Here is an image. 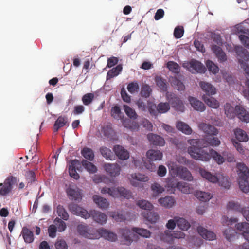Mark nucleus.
I'll list each match as a JSON object with an SVG mask.
<instances>
[{"label":"nucleus","mask_w":249,"mask_h":249,"mask_svg":"<svg viewBox=\"0 0 249 249\" xmlns=\"http://www.w3.org/2000/svg\"><path fill=\"white\" fill-rule=\"evenodd\" d=\"M111 216L117 221L122 222L125 220L126 217L122 212H114L111 213Z\"/></svg>","instance_id":"e2e57ef3"},{"label":"nucleus","mask_w":249,"mask_h":249,"mask_svg":"<svg viewBox=\"0 0 249 249\" xmlns=\"http://www.w3.org/2000/svg\"><path fill=\"white\" fill-rule=\"evenodd\" d=\"M199 85L203 91H204L207 95L210 96L215 94L216 89L211 84L204 81H200L199 82Z\"/></svg>","instance_id":"393cba45"},{"label":"nucleus","mask_w":249,"mask_h":249,"mask_svg":"<svg viewBox=\"0 0 249 249\" xmlns=\"http://www.w3.org/2000/svg\"><path fill=\"white\" fill-rule=\"evenodd\" d=\"M151 188L154 193L155 194L154 195L155 196L164 191V188L156 182L151 185Z\"/></svg>","instance_id":"5fc2aeb1"},{"label":"nucleus","mask_w":249,"mask_h":249,"mask_svg":"<svg viewBox=\"0 0 249 249\" xmlns=\"http://www.w3.org/2000/svg\"><path fill=\"white\" fill-rule=\"evenodd\" d=\"M56 249H68V246L66 241L63 239H57L55 244Z\"/></svg>","instance_id":"774afa93"},{"label":"nucleus","mask_w":249,"mask_h":249,"mask_svg":"<svg viewBox=\"0 0 249 249\" xmlns=\"http://www.w3.org/2000/svg\"><path fill=\"white\" fill-rule=\"evenodd\" d=\"M143 217L151 223H155L159 219V215L154 212L144 211L142 213Z\"/></svg>","instance_id":"c85d7f7f"},{"label":"nucleus","mask_w":249,"mask_h":249,"mask_svg":"<svg viewBox=\"0 0 249 249\" xmlns=\"http://www.w3.org/2000/svg\"><path fill=\"white\" fill-rule=\"evenodd\" d=\"M94 98V95L92 93H88L84 95L82 98L83 104L85 106L90 105Z\"/></svg>","instance_id":"3c124183"},{"label":"nucleus","mask_w":249,"mask_h":249,"mask_svg":"<svg viewBox=\"0 0 249 249\" xmlns=\"http://www.w3.org/2000/svg\"><path fill=\"white\" fill-rule=\"evenodd\" d=\"M178 173L179 177L184 180L191 181L193 179L191 173L185 167L179 168L178 170Z\"/></svg>","instance_id":"cd10ccee"},{"label":"nucleus","mask_w":249,"mask_h":249,"mask_svg":"<svg viewBox=\"0 0 249 249\" xmlns=\"http://www.w3.org/2000/svg\"><path fill=\"white\" fill-rule=\"evenodd\" d=\"M155 81L157 86L161 90L163 91H166L167 86L164 79H162L160 77H157L155 79Z\"/></svg>","instance_id":"4d7b16f0"},{"label":"nucleus","mask_w":249,"mask_h":249,"mask_svg":"<svg viewBox=\"0 0 249 249\" xmlns=\"http://www.w3.org/2000/svg\"><path fill=\"white\" fill-rule=\"evenodd\" d=\"M234 230L230 227H228L223 232L225 238L228 241H231L234 236Z\"/></svg>","instance_id":"052dcab7"},{"label":"nucleus","mask_w":249,"mask_h":249,"mask_svg":"<svg viewBox=\"0 0 249 249\" xmlns=\"http://www.w3.org/2000/svg\"><path fill=\"white\" fill-rule=\"evenodd\" d=\"M158 201L161 206L167 208H171L176 202L174 198L171 196H166L165 197L160 198Z\"/></svg>","instance_id":"bb28decb"},{"label":"nucleus","mask_w":249,"mask_h":249,"mask_svg":"<svg viewBox=\"0 0 249 249\" xmlns=\"http://www.w3.org/2000/svg\"><path fill=\"white\" fill-rule=\"evenodd\" d=\"M206 65L208 70L212 73L215 74L219 71L218 67L212 61L208 60L206 61Z\"/></svg>","instance_id":"603ef678"},{"label":"nucleus","mask_w":249,"mask_h":249,"mask_svg":"<svg viewBox=\"0 0 249 249\" xmlns=\"http://www.w3.org/2000/svg\"><path fill=\"white\" fill-rule=\"evenodd\" d=\"M127 88L128 91L130 93L133 94L138 91L139 89V86L137 82H131L128 85Z\"/></svg>","instance_id":"338daca9"},{"label":"nucleus","mask_w":249,"mask_h":249,"mask_svg":"<svg viewBox=\"0 0 249 249\" xmlns=\"http://www.w3.org/2000/svg\"><path fill=\"white\" fill-rule=\"evenodd\" d=\"M176 223L177 226L183 231H187L190 227V223L183 218L177 217Z\"/></svg>","instance_id":"e433bc0d"},{"label":"nucleus","mask_w":249,"mask_h":249,"mask_svg":"<svg viewBox=\"0 0 249 249\" xmlns=\"http://www.w3.org/2000/svg\"><path fill=\"white\" fill-rule=\"evenodd\" d=\"M132 231L136 233L144 238H149L151 236V232L147 229L134 227L132 228Z\"/></svg>","instance_id":"58836bf2"},{"label":"nucleus","mask_w":249,"mask_h":249,"mask_svg":"<svg viewBox=\"0 0 249 249\" xmlns=\"http://www.w3.org/2000/svg\"><path fill=\"white\" fill-rule=\"evenodd\" d=\"M203 140L192 139L190 140V143L192 144L188 148L187 151L191 157L196 160L203 161H209L211 159V149L209 151L205 149L204 147H199V144L201 143Z\"/></svg>","instance_id":"f257e3e1"},{"label":"nucleus","mask_w":249,"mask_h":249,"mask_svg":"<svg viewBox=\"0 0 249 249\" xmlns=\"http://www.w3.org/2000/svg\"><path fill=\"white\" fill-rule=\"evenodd\" d=\"M162 239L168 243H172L174 240L173 236L172 231H165L164 233L161 236Z\"/></svg>","instance_id":"6e6d98bb"},{"label":"nucleus","mask_w":249,"mask_h":249,"mask_svg":"<svg viewBox=\"0 0 249 249\" xmlns=\"http://www.w3.org/2000/svg\"><path fill=\"white\" fill-rule=\"evenodd\" d=\"M21 235H22L25 243H31L34 241L33 232L28 228L24 227L22 229Z\"/></svg>","instance_id":"a878e982"},{"label":"nucleus","mask_w":249,"mask_h":249,"mask_svg":"<svg viewBox=\"0 0 249 249\" xmlns=\"http://www.w3.org/2000/svg\"><path fill=\"white\" fill-rule=\"evenodd\" d=\"M188 101L195 110L200 112H203L205 110V105L196 98L189 96L188 97Z\"/></svg>","instance_id":"aec40b11"},{"label":"nucleus","mask_w":249,"mask_h":249,"mask_svg":"<svg viewBox=\"0 0 249 249\" xmlns=\"http://www.w3.org/2000/svg\"><path fill=\"white\" fill-rule=\"evenodd\" d=\"M166 98L169 103L176 111L181 112L184 111V104L182 100L177 95L172 92H167L166 93Z\"/></svg>","instance_id":"0eeeda50"},{"label":"nucleus","mask_w":249,"mask_h":249,"mask_svg":"<svg viewBox=\"0 0 249 249\" xmlns=\"http://www.w3.org/2000/svg\"><path fill=\"white\" fill-rule=\"evenodd\" d=\"M67 119L66 117L60 116L55 121L53 125V129L55 132L58 131L59 129L66 125L67 122Z\"/></svg>","instance_id":"4c0bfd02"},{"label":"nucleus","mask_w":249,"mask_h":249,"mask_svg":"<svg viewBox=\"0 0 249 249\" xmlns=\"http://www.w3.org/2000/svg\"><path fill=\"white\" fill-rule=\"evenodd\" d=\"M234 134L236 139L241 142H246L248 141V136L246 132L240 128L234 130Z\"/></svg>","instance_id":"72a5a7b5"},{"label":"nucleus","mask_w":249,"mask_h":249,"mask_svg":"<svg viewBox=\"0 0 249 249\" xmlns=\"http://www.w3.org/2000/svg\"><path fill=\"white\" fill-rule=\"evenodd\" d=\"M227 209L229 210H234L235 211L240 212L242 211V208H241L240 205L234 201H230L227 204Z\"/></svg>","instance_id":"680f3d73"},{"label":"nucleus","mask_w":249,"mask_h":249,"mask_svg":"<svg viewBox=\"0 0 249 249\" xmlns=\"http://www.w3.org/2000/svg\"><path fill=\"white\" fill-rule=\"evenodd\" d=\"M54 222L57 225V230L59 232H62L66 229V224L60 218L56 217Z\"/></svg>","instance_id":"13d9d810"},{"label":"nucleus","mask_w":249,"mask_h":249,"mask_svg":"<svg viewBox=\"0 0 249 249\" xmlns=\"http://www.w3.org/2000/svg\"><path fill=\"white\" fill-rule=\"evenodd\" d=\"M102 194H108L109 196L113 197H118L119 196L127 199L130 198L132 195L130 191L126 190L123 187L115 188L103 187L101 191Z\"/></svg>","instance_id":"20e7f679"},{"label":"nucleus","mask_w":249,"mask_h":249,"mask_svg":"<svg viewBox=\"0 0 249 249\" xmlns=\"http://www.w3.org/2000/svg\"><path fill=\"white\" fill-rule=\"evenodd\" d=\"M211 50L218 58L219 62L222 63L227 60L226 55L220 46L212 45Z\"/></svg>","instance_id":"f3484780"},{"label":"nucleus","mask_w":249,"mask_h":249,"mask_svg":"<svg viewBox=\"0 0 249 249\" xmlns=\"http://www.w3.org/2000/svg\"><path fill=\"white\" fill-rule=\"evenodd\" d=\"M67 193L70 198L73 200H79L81 199V193L78 190L71 188H68L67 190Z\"/></svg>","instance_id":"c756f323"},{"label":"nucleus","mask_w":249,"mask_h":249,"mask_svg":"<svg viewBox=\"0 0 249 249\" xmlns=\"http://www.w3.org/2000/svg\"><path fill=\"white\" fill-rule=\"evenodd\" d=\"M236 167L239 176L238 184L240 190L245 193L249 192V169L244 163H238Z\"/></svg>","instance_id":"f03ea898"},{"label":"nucleus","mask_w":249,"mask_h":249,"mask_svg":"<svg viewBox=\"0 0 249 249\" xmlns=\"http://www.w3.org/2000/svg\"><path fill=\"white\" fill-rule=\"evenodd\" d=\"M123 109L128 117L132 119H136L137 118V114L135 111L126 105H123Z\"/></svg>","instance_id":"a18cd8bd"},{"label":"nucleus","mask_w":249,"mask_h":249,"mask_svg":"<svg viewBox=\"0 0 249 249\" xmlns=\"http://www.w3.org/2000/svg\"><path fill=\"white\" fill-rule=\"evenodd\" d=\"M122 66L118 65L116 67L110 70L107 74V80H110L111 78L118 76L122 71Z\"/></svg>","instance_id":"473e14b6"},{"label":"nucleus","mask_w":249,"mask_h":249,"mask_svg":"<svg viewBox=\"0 0 249 249\" xmlns=\"http://www.w3.org/2000/svg\"><path fill=\"white\" fill-rule=\"evenodd\" d=\"M146 156L152 161L160 160L162 159L163 154L159 150L150 149L147 151Z\"/></svg>","instance_id":"5701e85b"},{"label":"nucleus","mask_w":249,"mask_h":249,"mask_svg":"<svg viewBox=\"0 0 249 249\" xmlns=\"http://www.w3.org/2000/svg\"><path fill=\"white\" fill-rule=\"evenodd\" d=\"M118 233L123 244L129 245L132 241L137 239L134 232L127 227L120 228Z\"/></svg>","instance_id":"39448f33"},{"label":"nucleus","mask_w":249,"mask_h":249,"mask_svg":"<svg viewBox=\"0 0 249 249\" xmlns=\"http://www.w3.org/2000/svg\"><path fill=\"white\" fill-rule=\"evenodd\" d=\"M235 227L237 230L242 232V234L249 233V223L247 222H241L236 224Z\"/></svg>","instance_id":"37998d69"},{"label":"nucleus","mask_w":249,"mask_h":249,"mask_svg":"<svg viewBox=\"0 0 249 249\" xmlns=\"http://www.w3.org/2000/svg\"><path fill=\"white\" fill-rule=\"evenodd\" d=\"M89 213L90 217H92L93 219L98 223L103 224L107 222V217L105 213L95 210L90 211Z\"/></svg>","instance_id":"dca6fc26"},{"label":"nucleus","mask_w":249,"mask_h":249,"mask_svg":"<svg viewBox=\"0 0 249 249\" xmlns=\"http://www.w3.org/2000/svg\"><path fill=\"white\" fill-rule=\"evenodd\" d=\"M81 164L87 171L90 173H95L97 171V167L93 163L87 160H82Z\"/></svg>","instance_id":"79ce46f5"},{"label":"nucleus","mask_w":249,"mask_h":249,"mask_svg":"<svg viewBox=\"0 0 249 249\" xmlns=\"http://www.w3.org/2000/svg\"><path fill=\"white\" fill-rule=\"evenodd\" d=\"M199 128L204 133L209 135H216L218 134L217 129L213 126L205 123L199 124Z\"/></svg>","instance_id":"4be33fe9"},{"label":"nucleus","mask_w":249,"mask_h":249,"mask_svg":"<svg viewBox=\"0 0 249 249\" xmlns=\"http://www.w3.org/2000/svg\"><path fill=\"white\" fill-rule=\"evenodd\" d=\"M149 142L153 145L163 146L165 143V141L162 137L153 133H149L147 136Z\"/></svg>","instance_id":"2eb2a0df"},{"label":"nucleus","mask_w":249,"mask_h":249,"mask_svg":"<svg viewBox=\"0 0 249 249\" xmlns=\"http://www.w3.org/2000/svg\"><path fill=\"white\" fill-rule=\"evenodd\" d=\"M167 67L172 72L175 73H178L180 68L178 64L172 61H170L167 63Z\"/></svg>","instance_id":"09e8293b"},{"label":"nucleus","mask_w":249,"mask_h":249,"mask_svg":"<svg viewBox=\"0 0 249 249\" xmlns=\"http://www.w3.org/2000/svg\"><path fill=\"white\" fill-rule=\"evenodd\" d=\"M224 109L225 114L230 118L234 117L235 114L237 115L235 107L234 108L229 103H226L224 105Z\"/></svg>","instance_id":"a19ab883"},{"label":"nucleus","mask_w":249,"mask_h":249,"mask_svg":"<svg viewBox=\"0 0 249 249\" xmlns=\"http://www.w3.org/2000/svg\"><path fill=\"white\" fill-rule=\"evenodd\" d=\"M172 84L174 88L178 90L182 91L185 89V86L183 83L177 78L173 80Z\"/></svg>","instance_id":"69168bd1"},{"label":"nucleus","mask_w":249,"mask_h":249,"mask_svg":"<svg viewBox=\"0 0 249 249\" xmlns=\"http://www.w3.org/2000/svg\"><path fill=\"white\" fill-rule=\"evenodd\" d=\"M184 30L182 26H177L176 27L174 31V36L177 38H181L184 34Z\"/></svg>","instance_id":"0e129e2a"},{"label":"nucleus","mask_w":249,"mask_h":249,"mask_svg":"<svg viewBox=\"0 0 249 249\" xmlns=\"http://www.w3.org/2000/svg\"><path fill=\"white\" fill-rule=\"evenodd\" d=\"M70 163L69 172L70 176L78 179L79 178V175L76 171V168H77L78 166H80L79 161L77 160H71Z\"/></svg>","instance_id":"6ab92c4d"},{"label":"nucleus","mask_w":249,"mask_h":249,"mask_svg":"<svg viewBox=\"0 0 249 249\" xmlns=\"http://www.w3.org/2000/svg\"><path fill=\"white\" fill-rule=\"evenodd\" d=\"M195 195L198 199L203 202H207L212 197L210 193L200 191H196Z\"/></svg>","instance_id":"f704fd0d"},{"label":"nucleus","mask_w":249,"mask_h":249,"mask_svg":"<svg viewBox=\"0 0 249 249\" xmlns=\"http://www.w3.org/2000/svg\"><path fill=\"white\" fill-rule=\"evenodd\" d=\"M176 127L178 130L187 135L191 134L192 132L191 127L187 124L181 121L177 123Z\"/></svg>","instance_id":"7c9ffc66"},{"label":"nucleus","mask_w":249,"mask_h":249,"mask_svg":"<svg viewBox=\"0 0 249 249\" xmlns=\"http://www.w3.org/2000/svg\"><path fill=\"white\" fill-rule=\"evenodd\" d=\"M113 150L116 155L122 160H125L129 158V152L120 145H115L113 148Z\"/></svg>","instance_id":"412c9836"},{"label":"nucleus","mask_w":249,"mask_h":249,"mask_svg":"<svg viewBox=\"0 0 249 249\" xmlns=\"http://www.w3.org/2000/svg\"><path fill=\"white\" fill-rule=\"evenodd\" d=\"M96 235H99V236L95 238V239H99L100 237H103L105 239L111 242L115 241L117 239V236L115 233L110 232L103 228L97 230V232H96Z\"/></svg>","instance_id":"f8f14e48"},{"label":"nucleus","mask_w":249,"mask_h":249,"mask_svg":"<svg viewBox=\"0 0 249 249\" xmlns=\"http://www.w3.org/2000/svg\"><path fill=\"white\" fill-rule=\"evenodd\" d=\"M97 230L93 228H89L86 225H79L77 226V231L78 233L85 238L90 239H95L99 235H96Z\"/></svg>","instance_id":"6e6552de"},{"label":"nucleus","mask_w":249,"mask_h":249,"mask_svg":"<svg viewBox=\"0 0 249 249\" xmlns=\"http://www.w3.org/2000/svg\"><path fill=\"white\" fill-rule=\"evenodd\" d=\"M68 209L71 213L78 216H80L85 219L90 217V213L85 209L78 206L74 203H71L69 205Z\"/></svg>","instance_id":"1a4fd4ad"},{"label":"nucleus","mask_w":249,"mask_h":249,"mask_svg":"<svg viewBox=\"0 0 249 249\" xmlns=\"http://www.w3.org/2000/svg\"><path fill=\"white\" fill-rule=\"evenodd\" d=\"M100 151L102 155L107 160H114L115 156L110 149L103 146L100 147Z\"/></svg>","instance_id":"c9c22d12"},{"label":"nucleus","mask_w":249,"mask_h":249,"mask_svg":"<svg viewBox=\"0 0 249 249\" xmlns=\"http://www.w3.org/2000/svg\"><path fill=\"white\" fill-rule=\"evenodd\" d=\"M57 213L59 217L64 220H67L69 219V215L64 207L59 205L57 206Z\"/></svg>","instance_id":"8fccbe9b"},{"label":"nucleus","mask_w":249,"mask_h":249,"mask_svg":"<svg viewBox=\"0 0 249 249\" xmlns=\"http://www.w3.org/2000/svg\"><path fill=\"white\" fill-rule=\"evenodd\" d=\"M168 187L172 188H177L184 194H189L191 192V188L188 183L183 181L174 183L173 181L168 183Z\"/></svg>","instance_id":"ddd939ff"},{"label":"nucleus","mask_w":249,"mask_h":249,"mask_svg":"<svg viewBox=\"0 0 249 249\" xmlns=\"http://www.w3.org/2000/svg\"><path fill=\"white\" fill-rule=\"evenodd\" d=\"M199 172L203 178L210 182L213 183L218 182L220 186L226 189H229L230 187L231 182L228 177H225L223 175L218 177L213 175L210 172L203 169H200Z\"/></svg>","instance_id":"7ed1b4c3"},{"label":"nucleus","mask_w":249,"mask_h":249,"mask_svg":"<svg viewBox=\"0 0 249 249\" xmlns=\"http://www.w3.org/2000/svg\"><path fill=\"white\" fill-rule=\"evenodd\" d=\"M203 100L205 103L210 107L213 108H217L219 107V103L214 98L209 96L207 97L205 95L202 96Z\"/></svg>","instance_id":"2f4dec72"},{"label":"nucleus","mask_w":249,"mask_h":249,"mask_svg":"<svg viewBox=\"0 0 249 249\" xmlns=\"http://www.w3.org/2000/svg\"><path fill=\"white\" fill-rule=\"evenodd\" d=\"M157 111L160 113H165L170 108L169 102H160L156 107Z\"/></svg>","instance_id":"49530a36"},{"label":"nucleus","mask_w":249,"mask_h":249,"mask_svg":"<svg viewBox=\"0 0 249 249\" xmlns=\"http://www.w3.org/2000/svg\"><path fill=\"white\" fill-rule=\"evenodd\" d=\"M18 181V178L12 176L8 177L3 183H0V196H6L12 190L13 185Z\"/></svg>","instance_id":"423d86ee"},{"label":"nucleus","mask_w":249,"mask_h":249,"mask_svg":"<svg viewBox=\"0 0 249 249\" xmlns=\"http://www.w3.org/2000/svg\"><path fill=\"white\" fill-rule=\"evenodd\" d=\"M137 204L141 208L146 210V211H151L153 208V205L145 200H139Z\"/></svg>","instance_id":"de8ad7c7"},{"label":"nucleus","mask_w":249,"mask_h":249,"mask_svg":"<svg viewBox=\"0 0 249 249\" xmlns=\"http://www.w3.org/2000/svg\"><path fill=\"white\" fill-rule=\"evenodd\" d=\"M82 155L89 161H93L94 159V154L93 150L88 147H84L81 150Z\"/></svg>","instance_id":"ea45409f"},{"label":"nucleus","mask_w":249,"mask_h":249,"mask_svg":"<svg viewBox=\"0 0 249 249\" xmlns=\"http://www.w3.org/2000/svg\"><path fill=\"white\" fill-rule=\"evenodd\" d=\"M152 90L150 87L147 85H144L141 89V95L142 97L148 98L150 96Z\"/></svg>","instance_id":"864d4df0"},{"label":"nucleus","mask_w":249,"mask_h":249,"mask_svg":"<svg viewBox=\"0 0 249 249\" xmlns=\"http://www.w3.org/2000/svg\"><path fill=\"white\" fill-rule=\"evenodd\" d=\"M103 167L107 173L112 177H116L120 174L121 168L117 163H105Z\"/></svg>","instance_id":"4468645a"},{"label":"nucleus","mask_w":249,"mask_h":249,"mask_svg":"<svg viewBox=\"0 0 249 249\" xmlns=\"http://www.w3.org/2000/svg\"><path fill=\"white\" fill-rule=\"evenodd\" d=\"M131 177V184L135 187H142L143 183L149 180V178L147 176L140 173L132 174Z\"/></svg>","instance_id":"9d476101"},{"label":"nucleus","mask_w":249,"mask_h":249,"mask_svg":"<svg viewBox=\"0 0 249 249\" xmlns=\"http://www.w3.org/2000/svg\"><path fill=\"white\" fill-rule=\"evenodd\" d=\"M188 69L192 73H204L206 71V68L200 62L197 60L192 59L188 63Z\"/></svg>","instance_id":"9b49d317"},{"label":"nucleus","mask_w":249,"mask_h":249,"mask_svg":"<svg viewBox=\"0 0 249 249\" xmlns=\"http://www.w3.org/2000/svg\"><path fill=\"white\" fill-rule=\"evenodd\" d=\"M224 157L223 155L221 156L217 152L211 149V158H213L218 164H222L225 161Z\"/></svg>","instance_id":"c03bdc74"},{"label":"nucleus","mask_w":249,"mask_h":249,"mask_svg":"<svg viewBox=\"0 0 249 249\" xmlns=\"http://www.w3.org/2000/svg\"><path fill=\"white\" fill-rule=\"evenodd\" d=\"M197 230L200 235L206 240H213L216 238V235L214 232L208 231L202 226H198Z\"/></svg>","instance_id":"a211bd4d"},{"label":"nucleus","mask_w":249,"mask_h":249,"mask_svg":"<svg viewBox=\"0 0 249 249\" xmlns=\"http://www.w3.org/2000/svg\"><path fill=\"white\" fill-rule=\"evenodd\" d=\"M92 198L94 202L101 209H106L108 207L109 203L106 198L96 195H94Z\"/></svg>","instance_id":"b1692460"},{"label":"nucleus","mask_w":249,"mask_h":249,"mask_svg":"<svg viewBox=\"0 0 249 249\" xmlns=\"http://www.w3.org/2000/svg\"><path fill=\"white\" fill-rule=\"evenodd\" d=\"M25 178L27 182V185L31 184L36 181V175L34 172L28 171L25 173Z\"/></svg>","instance_id":"bf43d9fd"}]
</instances>
